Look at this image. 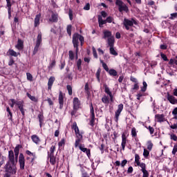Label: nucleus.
I'll list each match as a JSON object with an SVG mask.
<instances>
[{"label": "nucleus", "instance_id": "47", "mask_svg": "<svg viewBox=\"0 0 177 177\" xmlns=\"http://www.w3.org/2000/svg\"><path fill=\"white\" fill-rule=\"evenodd\" d=\"M131 135L133 138H136L137 133H136V129L135 127L132 128L131 129Z\"/></svg>", "mask_w": 177, "mask_h": 177}, {"label": "nucleus", "instance_id": "29", "mask_svg": "<svg viewBox=\"0 0 177 177\" xmlns=\"http://www.w3.org/2000/svg\"><path fill=\"white\" fill-rule=\"evenodd\" d=\"M109 53L113 56H118V53L114 48V46L109 47Z\"/></svg>", "mask_w": 177, "mask_h": 177}, {"label": "nucleus", "instance_id": "37", "mask_svg": "<svg viewBox=\"0 0 177 177\" xmlns=\"http://www.w3.org/2000/svg\"><path fill=\"white\" fill-rule=\"evenodd\" d=\"M4 162H5V156H2V154H0V167H2Z\"/></svg>", "mask_w": 177, "mask_h": 177}, {"label": "nucleus", "instance_id": "44", "mask_svg": "<svg viewBox=\"0 0 177 177\" xmlns=\"http://www.w3.org/2000/svg\"><path fill=\"white\" fill-rule=\"evenodd\" d=\"M73 26L71 25H68L66 28V31L70 37H71V28Z\"/></svg>", "mask_w": 177, "mask_h": 177}, {"label": "nucleus", "instance_id": "34", "mask_svg": "<svg viewBox=\"0 0 177 177\" xmlns=\"http://www.w3.org/2000/svg\"><path fill=\"white\" fill-rule=\"evenodd\" d=\"M147 149L149 151H151V150L153 149V142H151V141H148L147 143Z\"/></svg>", "mask_w": 177, "mask_h": 177}, {"label": "nucleus", "instance_id": "26", "mask_svg": "<svg viewBox=\"0 0 177 177\" xmlns=\"http://www.w3.org/2000/svg\"><path fill=\"white\" fill-rule=\"evenodd\" d=\"M40 19H41V14L37 15L35 18V27H38V26H39Z\"/></svg>", "mask_w": 177, "mask_h": 177}, {"label": "nucleus", "instance_id": "41", "mask_svg": "<svg viewBox=\"0 0 177 177\" xmlns=\"http://www.w3.org/2000/svg\"><path fill=\"white\" fill-rule=\"evenodd\" d=\"M150 154V152L146 149H144V152H143V156L145 158H147V157H149Z\"/></svg>", "mask_w": 177, "mask_h": 177}, {"label": "nucleus", "instance_id": "25", "mask_svg": "<svg viewBox=\"0 0 177 177\" xmlns=\"http://www.w3.org/2000/svg\"><path fill=\"white\" fill-rule=\"evenodd\" d=\"M114 36H112V37H109V39H107V44L109 47L114 46Z\"/></svg>", "mask_w": 177, "mask_h": 177}, {"label": "nucleus", "instance_id": "33", "mask_svg": "<svg viewBox=\"0 0 177 177\" xmlns=\"http://www.w3.org/2000/svg\"><path fill=\"white\" fill-rule=\"evenodd\" d=\"M100 73H102V69L98 68L95 74L98 82H100Z\"/></svg>", "mask_w": 177, "mask_h": 177}, {"label": "nucleus", "instance_id": "31", "mask_svg": "<svg viewBox=\"0 0 177 177\" xmlns=\"http://www.w3.org/2000/svg\"><path fill=\"white\" fill-rule=\"evenodd\" d=\"M38 118H39L40 127H41L42 124H44V115H42V113H39L38 115Z\"/></svg>", "mask_w": 177, "mask_h": 177}, {"label": "nucleus", "instance_id": "42", "mask_svg": "<svg viewBox=\"0 0 177 177\" xmlns=\"http://www.w3.org/2000/svg\"><path fill=\"white\" fill-rule=\"evenodd\" d=\"M68 92V95H70V96H71V95H73V87H71V86L68 85L66 86Z\"/></svg>", "mask_w": 177, "mask_h": 177}, {"label": "nucleus", "instance_id": "1", "mask_svg": "<svg viewBox=\"0 0 177 177\" xmlns=\"http://www.w3.org/2000/svg\"><path fill=\"white\" fill-rule=\"evenodd\" d=\"M16 164H17V160H15V152L10 150L8 151V160L4 167L6 174H8L10 176L16 175V172H17Z\"/></svg>", "mask_w": 177, "mask_h": 177}, {"label": "nucleus", "instance_id": "15", "mask_svg": "<svg viewBox=\"0 0 177 177\" xmlns=\"http://www.w3.org/2000/svg\"><path fill=\"white\" fill-rule=\"evenodd\" d=\"M122 150H125V146H127V136L125 133L122 134V143H121Z\"/></svg>", "mask_w": 177, "mask_h": 177}, {"label": "nucleus", "instance_id": "51", "mask_svg": "<svg viewBox=\"0 0 177 177\" xmlns=\"http://www.w3.org/2000/svg\"><path fill=\"white\" fill-rule=\"evenodd\" d=\"M176 17H177V13L175 12V13H172V14L170 15L169 19L171 20H174V19H176Z\"/></svg>", "mask_w": 177, "mask_h": 177}, {"label": "nucleus", "instance_id": "4", "mask_svg": "<svg viewBox=\"0 0 177 177\" xmlns=\"http://www.w3.org/2000/svg\"><path fill=\"white\" fill-rule=\"evenodd\" d=\"M41 44H42V32H39L36 39L35 46L33 50V55H36L38 50H39V46H41Z\"/></svg>", "mask_w": 177, "mask_h": 177}, {"label": "nucleus", "instance_id": "43", "mask_svg": "<svg viewBox=\"0 0 177 177\" xmlns=\"http://www.w3.org/2000/svg\"><path fill=\"white\" fill-rule=\"evenodd\" d=\"M68 55L70 60H73L75 57L74 52H73V50H69Z\"/></svg>", "mask_w": 177, "mask_h": 177}, {"label": "nucleus", "instance_id": "24", "mask_svg": "<svg viewBox=\"0 0 177 177\" xmlns=\"http://www.w3.org/2000/svg\"><path fill=\"white\" fill-rule=\"evenodd\" d=\"M31 139H32V142L34 143H35L36 145H38L39 143V142H41V140H39V137H38V136H37V135H32L31 136Z\"/></svg>", "mask_w": 177, "mask_h": 177}, {"label": "nucleus", "instance_id": "39", "mask_svg": "<svg viewBox=\"0 0 177 177\" xmlns=\"http://www.w3.org/2000/svg\"><path fill=\"white\" fill-rule=\"evenodd\" d=\"M143 86L141 88L142 92H146V89H147V83L146 82H143Z\"/></svg>", "mask_w": 177, "mask_h": 177}, {"label": "nucleus", "instance_id": "32", "mask_svg": "<svg viewBox=\"0 0 177 177\" xmlns=\"http://www.w3.org/2000/svg\"><path fill=\"white\" fill-rule=\"evenodd\" d=\"M26 95L28 96V97H29V99H30V100H32V102H38V98L35 97V96H32L31 95V94L28 93H26Z\"/></svg>", "mask_w": 177, "mask_h": 177}, {"label": "nucleus", "instance_id": "28", "mask_svg": "<svg viewBox=\"0 0 177 177\" xmlns=\"http://www.w3.org/2000/svg\"><path fill=\"white\" fill-rule=\"evenodd\" d=\"M15 48L18 49V50H21V49H23V41L21 39H18V42L15 46Z\"/></svg>", "mask_w": 177, "mask_h": 177}, {"label": "nucleus", "instance_id": "13", "mask_svg": "<svg viewBox=\"0 0 177 177\" xmlns=\"http://www.w3.org/2000/svg\"><path fill=\"white\" fill-rule=\"evenodd\" d=\"M59 109L60 110H62V109H63V104H64V96L63 95V93H62V91H59Z\"/></svg>", "mask_w": 177, "mask_h": 177}, {"label": "nucleus", "instance_id": "30", "mask_svg": "<svg viewBox=\"0 0 177 177\" xmlns=\"http://www.w3.org/2000/svg\"><path fill=\"white\" fill-rule=\"evenodd\" d=\"M50 158V162L52 165H55L56 164V157L53 155H48Z\"/></svg>", "mask_w": 177, "mask_h": 177}, {"label": "nucleus", "instance_id": "19", "mask_svg": "<svg viewBox=\"0 0 177 177\" xmlns=\"http://www.w3.org/2000/svg\"><path fill=\"white\" fill-rule=\"evenodd\" d=\"M127 163H128V160H123L122 161V162H120V160H117V161L115 162V165H116L117 167H120V165H121V167H122V168H124V167L127 165Z\"/></svg>", "mask_w": 177, "mask_h": 177}, {"label": "nucleus", "instance_id": "21", "mask_svg": "<svg viewBox=\"0 0 177 177\" xmlns=\"http://www.w3.org/2000/svg\"><path fill=\"white\" fill-rule=\"evenodd\" d=\"M156 121L158 122H164L165 121V118H164V115L161 114H157L156 115Z\"/></svg>", "mask_w": 177, "mask_h": 177}, {"label": "nucleus", "instance_id": "3", "mask_svg": "<svg viewBox=\"0 0 177 177\" xmlns=\"http://www.w3.org/2000/svg\"><path fill=\"white\" fill-rule=\"evenodd\" d=\"M73 129H74L76 136L77 139L75 140V147H79L80 143L82 140V134L80 133V129H78V126H77V123L75 122L73 124Z\"/></svg>", "mask_w": 177, "mask_h": 177}, {"label": "nucleus", "instance_id": "54", "mask_svg": "<svg viewBox=\"0 0 177 177\" xmlns=\"http://www.w3.org/2000/svg\"><path fill=\"white\" fill-rule=\"evenodd\" d=\"M140 167L141 168V171H146V164L142 162L140 165Z\"/></svg>", "mask_w": 177, "mask_h": 177}, {"label": "nucleus", "instance_id": "18", "mask_svg": "<svg viewBox=\"0 0 177 177\" xmlns=\"http://www.w3.org/2000/svg\"><path fill=\"white\" fill-rule=\"evenodd\" d=\"M8 56H13L14 57H17L19 55H20V53H17L16 51H14L12 49H9L7 52Z\"/></svg>", "mask_w": 177, "mask_h": 177}, {"label": "nucleus", "instance_id": "56", "mask_svg": "<svg viewBox=\"0 0 177 177\" xmlns=\"http://www.w3.org/2000/svg\"><path fill=\"white\" fill-rule=\"evenodd\" d=\"M148 129H149L151 135H153L154 133V128H153L151 126H149L148 127Z\"/></svg>", "mask_w": 177, "mask_h": 177}, {"label": "nucleus", "instance_id": "63", "mask_svg": "<svg viewBox=\"0 0 177 177\" xmlns=\"http://www.w3.org/2000/svg\"><path fill=\"white\" fill-rule=\"evenodd\" d=\"M64 139H62L59 142V146H64Z\"/></svg>", "mask_w": 177, "mask_h": 177}, {"label": "nucleus", "instance_id": "58", "mask_svg": "<svg viewBox=\"0 0 177 177\" xmlns=\"http://www.w3.org/2000/svg\"><path fill=\"white\" fill-rule=\"evenodd\" d=\"M74 48H76L75 50L76 59H78V52H79L78 44H77V46H74Z\"/></svg>", "mask_w": 177, "mask_h": 177}, {"label": "nucleus", "instance_id": "14", "mask_svg": "<svg viewBox=\"0 0 177 177\" xmlns=\"http://www.w3.org/2000/svg\"><path fill=\"white\" fill-rule=\"evenodd\" d=\"M17 106L19 108V109L20 110L22 115H25V112H24V104L23 101H19L17 102Z\"/></svg>", "mask_w": 177, "mask_h": 177}, {"label": "nucleus", "instance_id": "48", "mask_svg": "<svg viewBox=\"0 0 177 177\" xmlns=\"http://www.w3.org/2000/svg\"><path fill=\"white\" fill-rule=\"evenodd\" d=\"M10 101L12 102V104H10V107L13 108L15 107V104L17 105V101H16L15 99H11Z\"/></svg>", "mask_w": 177, "mask_h": 177}, {"label": "nucleus", "instance_id": "6", "mask_svg": "<svg viewBox=\"0 0 177 177\" xmlns=\"http://www.w3.org/2000/svg\"><path fill=\"white\" fill-rule=\"evenodd\" d=\"M115 5L118 6L119 12H128V6L122 2L121 0H116Z\"/></svg>", "mask_w": 177, "mask_h": 177}, {"label": "nucleus", "instance_id": "50", "mask_svg": "<svg viewBox=\"0 0 177 177\" xmlns=\"http://www.w3.org/2000/svg\"><path fill=\"white\" fill-rule=\"evenodd\" d=\"M142 177H149V171L147 170H142Z\"/></svg>", "mask_w": 177, "mask_h": 177}, {"label": "nucleus", "instance_id": "64", "mask_svg": "<svg viewBox=\"0 0 177 177\" xmlns=\"http://www.w3.org/2000/svg\"><path fill=\"white\" fill-rule=\"evenodd\" d=\"M82 177H89V174L86 172H83L82 174Z\"/></svg>", "mask_w": 177, "mask_h": 177}, {"label": "nucleus", "instance_id": "20", "mask_svg": "<svg viewBox=\"0 0 177 177\" xmlns=\"http://www.w3.org/2000/svg\"><path fill=\"white\" fill-rule=\"evenodd\" d=\"M167 100L171 104H176L177 103V100L175 99V97L171 95H167Z\"/></svg>", "mask_w": 177, "mask_h": 177}, {"label": "nucleus", "instance_id": "57", "mask_svg": "<svg viewBox=\"0 0 177 177\" xmlns=\"http://www.w3.org/2000/svg\"><path fill=\"white\" fill-rule=\"evenodd\" d=\"M160 56L162 59L165 60V62H168V57H167V55H165V54H161Z\"/></svg>", "mask_w": 177, "mask_h": 177}, {"label": "nucleus", "instance_id": "23", "mask_svg": "<svg viewBox=\"0 0 177 177\" xmlns=\"http://www.w3.org/2000/svg\"><path fill=\"white\" fill-rule=\"evenodd\" d=\"M98 23H99V27L102 28V27H103V24H106V21L103 20L102 15H99L98 16Z\"/></svg>", "mask_w": 177, "mask_h": 177}, {"label": "nucleus", "instance_id": "62", "mask_svg": "<svg viewBox=\"0 0 177 177\" xmlns=\"http://www.w3.org/2000/svg\"><path fill=\"white\" fill-rule=\"evenodd\" d=\"M139 160H140V157H139V156L138 154L135 155V161L138 162L139 161Z\"/></svg>", "mask_w": 177, "mask_h": 177}, {"label": "nucleus", "instance_id": "45", "mask_svg": "<svg viewBox=\"0 0 177 177\" xmlns=\"http://www.w3.org/2000/svg\"><path fill=\"white\" fill-rule=\"evenodd\" d=\"M26 77H27L28 81H30V82H32V75H31V73H27Z\"/></svg>", "mask_w": 177, "mask_h": 177}, {"label": "nucleus", "instance_id": "17", "mask_svg": "<svg viewBox=\"0 0 177 177\" xmlns=\"http://www.w3.org/2000/svg\"><path fill=\"white\" fill-rule=\"evenodd\" d=\"M80 100L78 99V97H75L73 99V109L74 110H78V109H80Z\"/></svg>", "mask_w": 177, "mask_h": 177}, {"label": "nucleus", "instance_id": "55", "mask_svg": "<svg viewBox=\"0 0 177 177\" xmlns=\"http://www.w3.org/2000/svg\"><path fill=\"white\" fill-rule=\"evenodd\" d=\"M89 9H91V4H89V3H87L84 7V10H89Z\"/></svg>", "mask_w": 177, "mask_h": 177}, {"label": "nucleus", "instance_id": "46", "mask_svg": "<svg viewBox=\"0 0 177 177\" xmlns=\"http://www.w3.org/2000/svg\"><path fill=\"white\" fill-rule=\"evenodd\" d=\"M8 10H12V3L10 0H6Z\"/></svg>", "mask_w": 177, "mask_h": 177}, {"label": "nucleus", "instance_id": "10", "mask_svg": "<svg viewBox=\"0 0 177 177\" xmlns=\"http://www.w3.org/2000/svg\"><path fill=\"white\" fill-rule=\"evenodd\" d=\"M91 120L90 121L91 127H94L95 125V110L93 109V106H91Z\"/></svg>", "mask_w": 177, "mask_h": 177}, {"label": "nucleus", "instance_id": "59", "mask_svg": "<svg viewBox=\"0 0 177 177\" xmlns=\"http://www.w3.org/2000/svg\"><path fill=\"white\" fill-rule=\"evenodd\" d=\"M55 66H56V62L52 61V62L50 63V64L49 66V68H53V67H55Z\"/></svg>", "mask_w": 177, "mask_h": 177}, {"label": "nucleus", "instance_id": "5", "mask_svg": "<svg viewBox=\"0 0 177 177\" xmlns=\"http://www.w3.org/2000/svg\"><path fill=\"white\" fill-rule=\"evenodd\" d=\"M80 41L81 44L84 42V37L78 33H75L73 36V46H77L78 45V41Z\"/></svg>", "mask_w": 177, "mask_h": 177}, {"label": "nucleus", "instance_id": "36", "mask_svg": "<svg viewBox=\"0 0 177 177\" xmlns=\"http://www.w3.org/2000/svg\"><path fill=\"white\" fill-rule=\"evenodd\" d=\"M102 103H104L105 104H109V97L106 95H104L102 98Z\"/></svg>", "mask_w": 177, "mask_h": 177}, {"label": "nucleus", "instance_id": "7", "mask_svg": "<svg viewBox=\"0 0 177 177\" xmlns=\"http://www.w3.org/2000/svg\"><path fill=\"white\" fill-rule=\"evenodd\" d=\"M124 109V104H120L118 106V110L116 111L115 113V121L116 122H118V118L120 117V114H121V111Z\"/></svg>", "mask_w": 177, "mask_h": 177}, {"label": "nucleus", "instance_id": "22", "mask_svg": "<svg viewBox=\"0 0 177 177\" xmlns=\"http://www.w3.org/2000/svg\"><path fill=\"white\" fill-rule=\"evenodd\" d=\"M104 89H105V92L107 93V95H109L111 101L113 102V94L111 93V91H110V88H109V87L107 86L106 84L104 85Z\"/></svg>", "mask_w": 177, "mask_h": 177}, {"label": "nucleus", "instance_id": "49", "mask_svg": "<svg viewBox=\"0 0 177 177\" xmlns=\"http://www.w3.org/2000/svg\"><path fill=\"white\" fill-rule=\"evenodd\" d=\"M82 62L81 61V59L77 60V69L78 70H81V64H82Z\"/></svg>", "mask_w": 177, "mask_h": 177}, {"label": "nucleus", "instance_id": "40", "mask_svg": "<svg viewBox=\"0 0 177 177\" xmlns=\"http://www.w3.org/2000/svg\"><path fill=\"white\" fill-rule=\"evenodd\" d=\"M55 150H56V147L52 145L50 149V154H48V156H53V153H55Z\"/></svg>", "mask_w": 177, "mask_h": 177}, {"label": "nucleus", "instance_id": "16", "mask_svg": "<svg viewBox=\"0 0 177 177\" xmlns=\"http://www.w3.org/2000/svg\"><path fill=\"white\" fill-rule=\"evenodd\" d=\"M104 36L102 37L103 39H109V38H111L113 36V34L110 30H104L103 31Z\"/></svg>", "mask_w": 177, "mask_h": 177}, {"label": "nucleus", "instance_id": "52", "mask_svg": "<svg viewBox=\"0 0 177 177\" xmlns=\"http://www.w3.org/2000/svg\"><path fill=\"white\" fill-rule=\"evenodd\" d=\"M113 20H114V18H113V17H108L106 18V19L105 20V21H106V23H112V22H113Z\"/></svg>", "mask_w": 177, "mask_h": 177}, {"label": "nucleus", "instance_id": "35", "mask_svg": "<svg viewBox=\"0 0 177 177\" xmlns=\"http://www.w3.org/2000/svg\"><path fill=\"white\" fill-rule=\"evenodd\" d=\"M100 63L102 65L103 68L105 70V71H109V66H107V64L103 62V60L100 59Z\"/></svg>", "mask_w": 177, "mask_h": 177}, {"label": "nucleus", "instance_id": "60", "mask_svg": "<svg viewBox=\"0 0 177 177\" xmlns=\"http://www.w3.org/2000/svg\"><path fill=\"white\" fill-rule=\"evenodd\" d=\"M13 64H15V61L11 58L8 62V66H13Z\"/></svg>", "mask_w": 177, "mask_h": 177}, {"label": "nucleus", "instance_id": "9", "mask_svg": "<svg viewBox=\"0 0 177 177\" xmlns=\"http://www.w3.org/2000/svg\"><path fill=\"white\" fill-rule=\"evenodd\" d=\"M79 149L81 150V151H83V153H86L87 157H91V149L85 148V145L80 144L79 145Z\"/></svg>", "mask_w": 177, "mask_h": 177}, {"label": "nucleus", "instance_id": "53", "mask_svg": "<svg viewBox=\"0 0 177 177\" xmlns=\"http://www.w3.org/2000/svg\"><path fill=\"white\" fill-rule=\"evenodd\" d=\"M170 139H171V140H174V142H176L177 140V136L175 134H171L170 135Z\"/></svg>", "mask_w": 177, "mask_h": 177}, {"label": "nucleus", "instance_id": "38", "mask_svg": "<svg viewBox=\"0 0 177 177\" xmlns=\"http://www.w3.org/2000/svg\"><path fill=\"white\" fill-rule=\"evenodd\" d=\"M109 73L110 75H113V77H115L117 75V71L114 69H111L109 71Z\"/></svg>", "mask_w": 177, "mask_h": 177}, {"label": "nucleus", "instance_id": "12", "mask_svg": "<svg viewBox=\"0 0 177 177\" xmlns=\"http://www.w3.org/2000/svg\"><path fill=\"white\" fill-rule=\"evenodd\" d=\"M59 16L57 13L52 12L50 17L48 19V21L50 23H57Z\"/></svg>", "mask_w": 177, "mask_h": 177}, {"label": "nucleus", "instance_id": "27", "mask_svg": "<svg viewBox=\"0 0 177 177\" xmlns=\"http://www.w3.org/2000/svg\"><path fill=\"white\" fill-rule=\"evenodd\" d=\"M54 82H55V77H50L48 82V89H52V85H53Z\"/></svg>", "mask_w": 177, "mask_h": 177}, {"label": "nucleus", "instance_id": "11", "mask_svg": "<svg viewBox=\"0 0 177 177\" xmlns=\"http://www.w3.org/2000/svg\"><path fill=\"white\" fill-rule=\"evenodd\" d=\"M20 149H21V145H18L15 147V149H14V157H15V160L17 161V160H19V153L20 151Z\"/></svg>", "mask_w": 177, "mask_h": 177}, {"label": "nucleus", "instance_id": "2", "mask_svg": "<svg viewBox=\"0 0 177 177\" xmlns=\"http://www.w3.org/2000/svg\"><path fill=\"white\" fill-rule=\"evenodd\" d=\"M122 24L123 27H124L127 30H131V31H132L131 27H133V24L136 26L138 22L134 19H131V20H130L124 18Z\"/></svg>", "mask_w": 177, "mask_h": 177}, {"label": "nucleus", "instance_id": "8", "mask_svg": "<svg viewBox=\"0 0 177 177\" xmlns=\"http://www.w3.org/2000/svg\"><path fill=\"white\" fill-rule=\"evenodd\" d=\"M19 162L20 169H22V170L24 169V167L26 165V159L24 158V155H23V153L19 154Z\"/></svg>", "mask_w": 177, "mask_h": 177}, {"label": "nucleus", "instance_id": "61", "mask_svg": "<svg viewBox=\"0 0 177 177\" xmlns=\"http://www.w3.org/2000/svg\"><path fill=\"white\" fill-rule=\"evenodd\" d=\"M176 152H177V147L176 146H174L172 150V154L175 155L176 154Z\"/></svg>", "mask_w": 177, "mask_h": 177}]
</instances>
